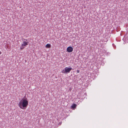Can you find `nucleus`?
<instances>
[{"instance_id": "obj_1", "label": "nucleus", "mask_w": 128, "mask_h": 128, "mask_svg": "<svg viewBox=\"0 0 128 128\" xmlns=\"http://www.w3.org/2000/svg\"><path fill=\"white\" fill-rule=\"evenodd\" d=\"M28 104V102L27 98H23L22 99L18 104V105L21 109L26 108Z\"/></svg>"}, {"instance_id": "obj_2", "label": "nucleus", "mask_w": 128, "mask_h": 128, "mask_svg": "<svg viewBox=\"0 0 128 128\" xmlns=\"http://www.w3.org/2000/svg\"><path fill=\"white\" fill-rule=\"evenodd\" d=\"M72 70L71 68H68V67H66L64 70H62L61 72L63 73L67 74L70 72V71Z\"/></svg>"}, {"instance_id": "obj_3", "label": "nucleus", "mask_w": 128, "mask_h": 128, "mask_svg": "<svg viewBox=\"0 0 128 128\" xmlns=\"http://www.w3.org/2000/svg\"><path fill=\"white\" fill-rule=\"evenodd\" d=\"M73 49L72 47L71 46H69L67 48V51L69 52H72Z\"/></svg>"}, {"instance_id": "obj_4", "label": "nucleus", "mask_w": 128, "mask_h": 128, "mask_svg": "<svg viewBox=\"0 0 128 128\" xmlns=\"http://www.w3.org/2000/svg\"><path fill=\"white\" fill-rule=\"evenodd\" d=\"M28 44V43L25 41L24 42H23V43L22 44V46H26V45H27Z\"/></svg>"}, {"instance_id": "obj_5", "label": "nucleus", "mask_w": 128, "mask_h": 128, "mask_svg": "<svg viewBox=\"0 0 128 128\" xmlns=\"http://www.w3.org/2000/svg\"><path fill=\"white\" fill-rule=\"evenodd\" d=\"M51 47V45L50 44H48L46 46V47L47 48H50Z\"/></svg>"}, {"instance_id": "obj_6", "label": "nucleus", "mask_w": 128, "mask_h": 128, "mask_svg": "<svg viewBox=\"0 0 128 128\" xmlns=\"http://www.w3.org/2000/svg\"><path fill=\"white\" fill-rule=\"evenodd\" d=\"M76 105L75 104H73L71 106V108H76Z\"/></svg>"}, {"instance_id": "obj_7", "label": "nucleus", "mask_w": 128, "mask_h": 128, "mask_svg": "<svg viewBox=\"0 0 128 128\" xmlns=\"http://www.w3.org/2000/svg\"><path fill=\"white\" fill-rule=\"evenodd\" d=\"M25 46H22H22L20 47V48L21 50L23 49L24 48Z\"/></svg>"}, {"instance_id": "obj_8", "label": "nucleus", "mask_w": 128, "mask_h": 128, "mask_svg": "<svg viewBox=\"0 0 128 128\" xmlns=\"http://www.w3.org/2000/svg\"><path fill=\"white\" fill-rule=\"evenodd\" d=\"M77 72L78 73H79L80 72V70H77Z\"/></svg>"}, {"instance_id": "obj_9", "label": "nucleus", "mask_w": 128, "mask_h": 128, "mask_svg": "<svg viewBox=\"0 0 128 128\" xmlns=\"http://www.w3.org/2000/svg\"><path fill=\"white\" fill-rule=\"evenodd\" d=\"M2 54V52H1L0 51V54Z\"/></svg>"}]
</instances>
